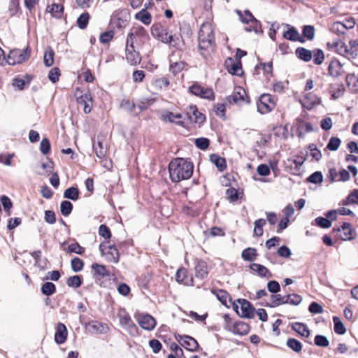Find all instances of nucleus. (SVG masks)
Segmentation results:
<instances>
[{"label": "nucleus", "mask_w": 358, "mask_h": 358, "mask_svg": "<svg viewBox=\"0 0 358 358\" xmlns=\"http://www.w3.org/2000/svg\"><path fill=\"white\" fill-rule=\"evenodd\" d=\"M193 169V164L183 158H176L169 164L170 178L173 182L189 179L192 176Z\"/></svg>", "instance_id": "f257e3e1"}, {"label": "nucleus", "mask_w": 358, "mask_h": 358, "mask_svg": "<svg viewBox=\"0 0 358 358\" xmlns=\"http://www.w3.org/2000/svg\"><path fill=\"white\" fill-rule=\"evenodd\" d=\"M199 48L201 54L205 56V52L213 51L215 43L213 29L212 24L209 22L203 23L199 31Z\"/></svg>", "instance_id": "f03ea898"}, {"label": "nucleus", "mask_w": 358, "mask_h": 358, "mask_svg": "<svg viewBox=\"0 0 358 358\" xmlns=\"http://www.w3.org/2000/svg\"><path fill=\"white\" fill-rule=\"evenodd\" d=\"M121 327L131 336L139 335L137 326L131 320L129 313L125 309H120L117 315Z\"/></svg>", "instance_id": "7ed1b4c3"}, {"label": "nucleus", "mask_w": 358, "mask_h": 358, "mask_svg": "<svg viewBox=\"0 0 358 358\" xmlns=\"http://www.w3.org/2000/svg\"><path fill=\"white\" fill-rule=\"evenodd\" d=\"M275 102L271 94H263L257 102L258 112L261 114H266L275 108Z\"/></svg>", "instance_id": "20e7f679"}, {"label": "nucleus", "mask_w": 358, "mask_h": 358, "mask_svg": "<svg viewBox=\"0 0 358 358\" xmlns=\"http://www.w3.org/2000/svg\"><path fill=\"white\" fill-rule=\"evenodd\" d=\"M240 304L241 313L238 310V306L234 304L233 308L242 317L252 318L255 315V308L252 304L246 299H238Z\"/></svg>", "instance_id": "39448f33"}, {"label": "nucleus", "mask_w": 358, "mask_h": 358, "mask_svg": "<svg viewBox=\"0 0 358 358\" xmlns=\"http://www.w3.org/2000/svg\"><path fill=\"white\" fill-rule=\"evenodd\" d=\"M152 35L158 41L168 44L169 38H171V34L168 29L160 24H153L151 28Z\"/></svg>", "instance_id": "423d86ee"}, {"label": "nucleus", "mask_w": 358, "mask_h": 358, "mask_svg": "<svg viewBox=\"0 0 358 358\" xmlns=\"http://www.w3.org/2000/svg\"><path fill=\"white\" fill-rule=\"evenodd\" d=\"M31 49L29 47H27L24 50L16 49L10 51L8 56V59L15 58L13 62L8 61L9 64H15V63H22L27 60L30 57Z\"/></svg>", "instance_id": "0eeeda50"}, {"label": "nucleus", "mask_w": 358, "mask_h": 358, "mask_svg": "<svg viewBox=\"0 0 358 358\" xmlns=\"http://www.w3.org/2000/svg\"><path fill=\"white\" fill-rule=\"evenodd\" d=\"M236 13L239 15L242 22L245 24L251 22L253 24L252 30L255 33L259 32L261 28V24L249 10H245L243 13L240 10H236Z\"/></svg>", "instance_id": "6e6552de"}, {"label": "nucleus", "mask_w": 358, "mask_h": 358, "mask_svg": "<svg viewBox=\"0 0 358 358\" xmlns=\"http://www.w3.org/2000/svg\"><path fill=\"white\" fill-rule=\"evenodd\" d=\"M333 232L343 241H350L353 239V236H352V226L349 222H344L341 227L334 228Z\"/></svg>", "instance_id": "1a4fd4ad"}, {"label": "nucleus", "mask_w": 358, "mask_h": 358, "mask_svg": "<svg viewBox=\"0 0 358 358\" xmlns=\"http://www.w3.org/2000/svg\"><path fill=\"white\" fill-rule=\"evenodd\" d=\"M176 280L178 282L186 286H194L193 277L189 274L187 269L180 268L176 273Z\"/></svg>", "instance_id": "9d476101"}, {"label": "nucleus", "mask_w": 358, "mask_h": 358, "mask_svg": "<svg viewBox=\"0 0 358 358\" xmlns=\"http://www.w3.org/2000/svg\"><path fill=\"white\" fill-rule=\"evenodd\" d=\"M245 96L246 92L244 89L241 87H237L234 89V94L231 96H229L227 98V100L229 103H234L238 105H241L244 102L248 103L249 101L245 99Z\"/></svg>", "instance_id": "9b49d317"}, {"label": "nucleus", "mask_w": 358, "mask_h": 358, "mask_svg": "<svg viewBox=\"0 0 358 358\" xmlns=\"http://www.w3.org/2000/svg\"><path fill=\"white\" fill-rule=\"evenodd\" d=\"M189 90L191 93L201 98L212 99L214 97V93L211 89L204 88L197 84L190 86Z\"/></svg>", "instance_id": "f8f14e48"}, {"label": "nucleus", "mask_w": 358, "mask_h": 358, "mask_svg": "<svg viewBox=\"0 0 358 358\" xmlns=\"http://www.w3.org/2000/svg\"><path fill=\"white\" fill-rule=\"evenodd\" d=\"M176 339L180 343L182 346L189 351H196L199 348V343L192 336L179 335L178 336H176Z\"/></svg>", "instance_id": "ddd939ff"}, {"label": "nucleus", "mask_w": 358, "mask_h": 358, "mask_svg": "<svg viewBox=\"0 0 358 358\" xmlns=\"http://www.w3.org/2000/svg\"><path fill=\"white\" fill-rule=\"evenodd\" d=\"M195 276L197 278L203 280L208 274V264L204 260L196 259L194 262Z\"/></svg>", "instance_id": "4468645a"}, {"label": "nucleus", "mask_w": 358, "mask_h": 358, "mask_svg": "<svg viewBox=\"0 0 358 358\" xmlns=\"http://www.w3.org/2000/svg\"><path fill=\"white\" fill-rule=\"evenodd\" d=\"M187 115L191 122L201 124L206 120V116L197 110L196 106H191L187 113Z\"/></svg>", "instance_id": "2eb2a0df"}, {"label": "nucleus", "mask_w": 358, "mask_h": 358, "mask_svg": "<svg viewBox=\"0 0 358 358\" xmlns=\"http://www.w3.org/2000/svg\"><path fill=\"white\" fill-rule=\"evenodd\" d=\"M93 149L96 153V155L99 159L103 158L107 152V145L104 143L103 136H97L96 143H94Z\"/></svg>", "instance_id": "dca6fc26"}, {"label": "nucleus", "mask_w": 358, "mask_h": 358, "mask_svg": "<svg viewBox=\"0 0 358 358\" xmlns=\"http://www.w3.org/2000/svg\"><path fill=\"white\" fill-rule=\"evenodd\" d=\"M303 107L308 110L312 109L315 106L320 103V99L312 92L307 93L301 101Z\"/></svg>", "instance_id": "f3484780"}, {"label": "nucleus", "mask_w": 358, "mask_h": 358, "mask_svg": "<svg viewBox=\"0 0 358 358\" xmlns=\"http://www.w3.org/2000/svg\"><path fill=\"white\" fill-rule=\"evenodd\" d=\"M68 331L66 327L64 324L59 322L56 328L55 334V341L57 344H62L66 342L67 338Z\"/></svg>", "instance_id": "a211bd4d"}, {"label": "nucleus", "mask_w": 358, "mask_h": 358, "mask_svg": "<svg viewBox=\"0 0 358 358\" xmlns=\"http://www.w3.org/2000/svg\"><path fill=\"white\" fill-rule=\"evenodd\" d=\"M138 321L140 327L148 331L152 330L156 325L155 320L150 315H141Z\"/></svg>", "instance_id": "6ab92c4d"}, {"label": "nucleus", "mask_w": 358, "mask_h": 358, "mask_svg": "<svg viewBox=\"0 0 358 358\" xmlns=\"http://www.w3.org/2000/svg\"><path fill=\"white\" fill-rule=\"evenodd\" d=\"M100 251L102 255H105L106 259L110 262L117 263L119 262L120 255L115 245H109L108 250L106 253L103 252V245H100Z\"/></svg>", "instance_id": "aec40b11"}, {"label": "nucleus", "mask_w": 358, "mask_h": 358, "mask_svg": "<svg viewBox=\"0 0 358 358\" xmlns=\"http://www.w3.org/2000/svg\"><path fill=\"white\" fill-rule=\"evenodd\" d=\"M283 37L289 41H299L303 43L305 41L299 31L294 27H290L288 30L284 32Z\"/></svg>", "instance_id": "412c9836"}, {"label": "nucleus", "mask_w": 358, "mask_h": 358, "mask_svg": "<svg viewBox=\"0 0 358 358\" xmlns=\"http://www.w3.org/2000/svg\"><path fill=\"white\" fill-rule=\"evenodd\" d=\"M171 38H169V41L168 42V44H169L171 46L175 48L176 50H183L185 48V42L184 40L180 34H171Z\"/></svg>", "instance_id": "4be33fe9"}, {"label": "nucleus", "mask_w": 358, "mask_h": 358, "mask_svg": "<svg viewBox=\"0 0 358 358\" xmlns=\"http://www.w3.org/2000/svg\"><path fill=\"white\" fill-rule=\"evenodd\" d=\"M126 59L131 65H137L140 64L141 57L138 52L136 51L134 48L125 49Z\"/></svg>", "instance_id": "5701e85b"}, {"label": "nucleus", "mask_w": 358, "mask_h": 358, "mask_svg": "<svg viewBox=\"0 0 358 358\" xmlns=\"http://www.w3.org/2000/svg\"><path fill=\"white\" fill-rule=\"evenodd\" d=\"M329 73L330 76L337 78L342 75L343 69L342 65L338 60H333L328 68Z\"/></svg>", "instance_id": "b1692460"}, {"label": "nucleus", "mask_w": 358, "mask_h": 358, "mask_svg": "<svg viewBox=\"0 0 358 358\" xmlns=\"http://www.w3.org/2000/svg\"><path fill=\"white\" fill-rule=\"evenodd\" d=\"M250 267L253 271L257 273L258 275L261 277L266 278H270L272 277V274L268 271V269L262 264L253 263L250 265Z\"/></svg>", "instance_id": "393cba45"}, {"label": "nucleus", "mask_w": 358, "mask_h": 358, "mask_svg": "<svg viewBox=\"0 0 358 358\" xmlns=\"http://www.w3.org/2000/svg\"><path fill=\"white\" fill-rule=\"evenodd\" d=\"M92 101L91 94L90 93H85L77 99V101L79 104L83 105L84 112L89 113L92 110V106L90 105Z\"/></svg>", "instance_id": "a878e982"}, {"label": "nucleus", "mask_w": 358, "mask_h": 358, "mask_svg": "<svg viewBox=\"0 0 358 358\" xmlns=\"http://www.w3.org/2000/svg\"><path fill=\"white\" fill-rule=\"evenodd\" d=\"M120 108L123 110L127 111L131 115L136 116L138 115L136 106L134 102L131 101L129 99H123L120 103Z\"/></svg>", "instance_id": "bb28decb"}, {"label": "nucleus", "mask_w": 358, "mask_h": 358, "mask_svg": "<svg viewBox=\"0 0 358 358\" xmlns=\"http://www.w3.org/2000/svg\"><path fill=\"white\" fill-rule=\"evenodd\" d=\"M295 52L297 57L304 62H310L313 58L312 51L305 48L299 47L296 48Z\"/></svg>", "instance_id": "cd10ccee"}, {"label": "nucleus", "mask_w": 358, "mask_h": 358, "mask_svg": "<svg viewBox=\"0 0 358 358\" xmlns=\"http://www.w3.org/2000/svg\"><path fill=\"white\" fill-rule=\"evenodd\" d=\"M210 160L215 165L220 171H222L227 167L225 159L216 154H212L210 156Z\"/></svg>", "instance_id": "c85d7f7f"}, {"label": "nucleus", "mask_w": 358, "mask_h": 358, "mask_svg": "<svg viewBox=\"0 0 358 358\" xmlns=\"http://www.w3.org/2000/svg\"><path fill=\"white\" fill-rule=\"evenodd\" d=\"M250 326L243 322H236L234 325V333L238 335H246L250 331Z\"/></svg>", "instance_id": "c756f323"}, {"label": "nucleus", "mask_w": 358, "mask_h": 358, "mask_svg": "<svg viewBox=\"0 0 358 358\" xmlns=\"http://www.w3.org/2000/svg\"><path fill=\"white\" fill-rule=\"evenodd\" d=\"M94 276L106 277L110 275V271L105 266L94 263L92 265Z\"/></svg>", "instance_id": "7c9ffc66"}, {"label": "nucleus", "mask_w": 358, "mask_h": 358, "mask_svg": "<svg viewBox=\"0 0 358 358\" xmlns=\"http://www.w3.org/2000/svg\"><path fill=\"white\" fill-rule=\"evenodd\" d=\"M135 17L145 25H149L152 21L151 15L144 8L137 13L135 15Z\"/></svg>", "instance_id": "2f4dec72"}, {"label": "nucleus", "mask_w": 358, "mask_h": 358, "mask_svg": "<svg viewBox=\"0 0 358 358\" xmlns=\"http://www.w3.org/2000/svg\"><path fill=\"white\" fill-rule=\"evenodd\" d=\"M292 329L303 337H308L310 336V330L303 323L295 322L292 324Z\"/></svg>", "instance_id": "473e14b6"}, {"label": "nucleus", "mask_w": 358, "mask_h": 358, "mask_svg": "<svg viewBox=\"0 0 358 358\" xmlns=\"http://www.w3.org/2000/svg\"><path fill=\"white\" fill-rule=\"evenodd\" d=\"M257 256V250L253 248H248L243 250L242 258L245 261L253 262Z\"/></svg>", "instance_id": "72a5a7b5"}, {"label": "nucleus", "mask_w": 358, "mask_h": 358, "mask_svg": "<svg viewBox=\"0 0 358 358\" xmlns=\"http://www.w3.org/2000/svg\"><path fill=\"white\" fill-rule=\"evenodd\" d=\"M54 55L55 52L51 47H47L45 52H44V57H43V62L44 64L50 67L54 63Z\"/></svg>", "instance_id": "f704fd0d"}, {"label": "nucleus", "mask_w": 358, "mask_h": 358, "mask_svg": "<svg viewBox=\"0 0 358 358\" xmlns=\"http://www.w3.org/2000/svg\"><path fill=\"white\" fill-rule=\"evenodd\" d=\"M217 299L224 306H227V301L230 299L229 294L224 289H217L213 291Z\"/></svg>", "instance_id": "c9c22d12"}, {"label": "nucleus", "mask_w": 358, "mask_h": 358, "mask_svg": "<svg viewBox=\"0 0 358 358\" xmlns=\"http://www.w3.org/2000/svg\"><path fill=\"white\" fill-rule=\"evenodd\" d=\"M333 322H334V331L336 334L343 335L346 332V328L338 317L334 316Z\"/></svg>", "instance_id": "e433bc0d"}, {"label": "nucleus", "mask_w": 358, "mask_h": 358, "mask_svg": "<svg viewBox=\"0 0 358 358\" xmlns=\"http://www.w3.org/2000/svg\"><path fill=\"white\" fill-rule=\"evenodd\" d=\"M43 294L46 296H51L56 292V287L54 283L46 282L42 285L41 288Z\"/></svg>", "instance_id": "4c0bfd02"}, {"label": "nucleus", "mask_w": 358, "mask_h": 358, "mask_svg": "<svg viewBox=\"0 0 358 358\" xmlns=\"http://www.w3.org/2000/svg\"><path fill=\"white\" fill-rule=\"evenodd\" d=\"M64 196L66 199L76 201L79 198V190L73 187L67 188L64 192Z\"/></svg>", "instance_id": "58836bf2"}, {"label": "nucleus", "mask_w": 358, "mask_h": 358, "mask_svg": "<svg viewBox=\"0 0 358 358\" xmlns=\"http://www.w3.org/2000/svg\"><path fill=\"white\" fill-rule=\"evenodd\" d=\"M131 32L135 37H138L143 41H146L149 38L146 30L141 26L134 28Z\"/></svg>", "instance_id": "ea45409f"}, {"label": "nucleus", "mask_w": 358, "mask_h": 358, "mask_svg": "<svg viewBox=\"0 0 358 358\" xmlns=\"http://www.w3.org/2000/svg\"><path fill=\"white\" fill-rule=\"evenodd\" d=\"M41 252L40 250H36V251H34L31 253V257L35 260V265L38 268H39V269L41 271H43V270H45L46 268L47 260L45 259H44L43 261V263H44V265L41 264Z\"/></svg>", "instance_id": "a19ab883"}, {"label": "nucleus", "mask_w": 358, "mask_h": 358, "mask_svg": "<svg viewBox=\"0 0 358 358\" xmlns=\"http://www.w3.org/2000/svg\"><path fill=\"white\" fill-rule=\"evenodd\" d=\"M331 32L336 34L338 36H343L346 34V30L345 29L341 22H334L330 28Z\"/></svg>", "instance_id": "79ce46f5"}, {"label": "nucleus", "mask_w": 358, "mask_h": 358, "mask_svg": "<svg viewBox=\"0 0 358 358\" xmlns=\"http://www.w3.org/2000/svg\"><path fill=\"white\" fill-rule=\"evenodd\" d=\"M90 20V14L87 12L82 13L77 20V24L81 29L87 27Z\"/></svg>", "instance_id": "37998d69"}, {"label": "nucleus", "mask_w": 358, "mask_h": 358, "mask_svg": "<svg viewBox=\"0 0 358 358\" xmlns=\"http://www.w3.org/2000/svg\"><path fill=\"white\" fill-rule=\"evenodd\" d=\"M73 210V205L69 201H63L60 204L61 213L64 216L69 215Z\"/></svg>", "instance_id": "c03bdc74"}, {"label": "nucleus", "mask_w": 358, "mask_h": 358, "mask_svg": "<svg viewBox=\"0 0 358 358\" xmlns=\"http://www.w3.org/2000/svg\"><path fill=\"white\" fill-rule=\"evenodd\" d=\"M66 252H73L78 255H82L85 252V248L79 245L78 243L76 242L69 245L68 248L64 249Z\"/></svg>", "instance_id": "a18cd8bd"}, {"label": "nucleus", "mask_w": 358, "mask_h": 358, "mask_svg": "<svg viewBox=\"0 0 358 358\" xmlns=\"http://www.w3.org/2000/svg\"><path fill=\"white\" fill-rule=\"evenodd\" d=\"M341 143V141L338 137H331L329 139V141L327 145V149L331 150V151H336L337 150Z\"/></svg>", "instance_id": "49530a36"}, {"label": "nucleus", "mask_w": 358, "mask_h": 358, "mask_svg": "<svg viewBox=\"0 0 358 358\" xmlns=\"http://www.w3.org/2000/svg\"><path fill=\"white\" fill-rule=\"evenodd\" d=\"M265 224L266 221L264 219H258L255 222L254 233L257 236H261L263 234V227Z\"/></svg>", "instance_id": "de8ad7c7"}, {"label": "nucleus", "mask_w": 358, "mask_h": 358, "mask_svg": "<svg viewBox=\"0 0 358 358\" xmlns=\"http://www.w3.org/2000/svg\"><path fill=\"white\" fill-rule=\"evenodd\" d=\"M287 345L296 352H300L302 348L301 342L294 338H289L287 341Z\"/></svg>", "instance_id": "09e8293b"}, {"label": "nucleus", "mask_w": 358, "mask_h": 358, "mask_svg": "<svg viewBox=\"0 0 358 358\" xmlns=\"http://www.w3.org/2000/svg\"><path fill=\"white\" fill-rule=\"evenodd\" d=\"M228 71L232 75L241 76L243 73L241 62H238L229 66Z\"/></svg>", "instance_id": "8fccbe9b"}, {"label": "nucleus", "mask_w": 358, "mask_h": 358, "mask_svg": "<svg viewBox=\"0 0 358 358\" xmlns=\"http://www.w3.org/2000/svg\"><path fill=\"white\" fill-rule=\"evenodd\" d=\"M67 285L74 288L79 287L82 285V277L80 275L69 277L67 280Z\"/></svg>", "instance_id": "3c124183"}, {"label": "nucleus", "mask_w": 358, "mask_h": 358, "mask_svg": "<svg viewBox=\"0 0 358 358\" xmlns=\"http://www.w3.org/2000/svg\"><path fill=\"white\" fill-rule=\"evenodd\" d=\"M161 119L165 122H174L178 125H182L183 122L182 120H175L174 113L172 112H166L162 114Z\"/></svg>", "instance_id": "603ef678"}, {"label": "nucleus", "mask_w": 358, "mask_h": 358, "mask_svg": "<svg viewBox=\"0 0 358 358\" xmlns=\"http://www.w3.org/2000/svg\"><path fill=\"white\" fill-rule=\"evenodd\" d=\"M271 303L268 304V306L274 308L282 305L283 301L282 296L278 294H274L271 296Z\"/></svg>", "instance_id": "864d4df0"}, {"label": "nucleus", "mask_w": 358, "mask_h": 358, "mask_svg": "<svg viewBox=\"0 0 358 358\" xmlns=\"http://www.w3.org/2000/svg\"><path fill=\"white\" fill-rule=\"evenodd\" d=\"M302 33L303 36L311 41L315 37V28L311 25H305L303 27Z\"/></svg>", "instance_id": "5fc2aeb1"}, {"label": "nucleus", "mask_w": 358, "mask_h": 358, "mask_svg": "<svg viewBox=\"0 0 358 358\" xmlns=\"http://www.w3.org/2000/svg\"><path fill=\"white\" fill-rule=\"evenodd\" d=\"M71 268L74 272L80 271L84 266L83 261L78 257H74L71 259Z\"/></svg>", "instance_id": "6e6d98bb"}, {"label": "nucleus", "mask_w": 358, "mask_h": 358, "mask_svg": "<svg viewBox=\"0 0 358 358\" xmlns=\"http://www.w3.org/2000/svg\"><path fill=\"white\" fill-rule=\"evenodd\" d=\"M185 66V63L183 62H176L171 64L169 70L173 74L176 75L179 72H180Z\"/></svg>", "instance_id": "4d7b16f0"}, {"label": "nucleus", "mask_w": 358, "mask_h": 358, "mask_svg": "<svg viewBox=\"0 0 358 358\" xmlns=\"http://www.w3.org/2000/svg\"><path fill=\"white\" fill-rule=\"evenodd\" d=\"M313 62L317 64H321L324 59V54L320 49H316L313 54Z\"/></svg>", "instance_id": "13d9d810"}, {"label": "nucleus", "mask_w": 358, "mask_h": 358, "mask_svg": "<svg viewBox=\"0 0 358 358\" xmlns=\"http://www.w3.org/2000/svg\"><path fill=\"white\" fill-rule=\"evenodd\" d=\"M315 224L321 228L328 229L331 226V222L327 217H318L315 220Z\"/></svg>", "instance_id": "bf43d9fd"}, {"label": "nucleus", "mask_w": 358, "mask_h": 358, "mask_svg": "<svg viewBox=\"0 0 358 358\" xmlns=\"http://www.w3.org/2000/svg\"><path fill=\"white\" fill-rule=\"evenodd\" d=\"M308 181L313 184L321 183L323 181V176L321 172L316 171L308 178Z\"/></svg>", "instance_id": "052dcab7"}, {"label": "nucleus", "mask_w": 358, "mask_h": 358, "mask_svg": "<svg viewBox=\"0 0 358 358\" xmlns=\"http://www.w3.org/2000/svg\"><path fill=\"white\" fill-rule=\"evenodd\" d=\"M358 203V189H355L346 198L345 201L343 202L344 205H349L350 203Z\"/></svg>", "instance_id": "680f3d73"}, {"label": "nucleus", "mask_w": 358, "mask_h": 358, "mask_svg": "<svg viewBox=\"0 0 358 358\" xmlns=\"http://www.w3.org/2000/svg\"><path fill=\"white\" fill-rule=\"evenodd\" d=\"M60 70L57 67H55L52 69L48 73V78L53 83H55L59 80V78L60 76Z\"/></svg>", "instance_id": "e2e57ef3"}, {"label": "nucleus", "mask_w": 358, "mask_h": 358, "mask_svg": "<svg viewBox=\"0 0 358 358\" xmlns=\"http://www.w3.org/2000/svg\"><path fill=\"white\" fill-rule=\"evenodd\" d=\"M210 144V141L206 138H199L195 140L196 146L201 150H206Z\"/></svg>", "instance_id": "0e129e2a"}, {"label": "nucleus", "mask_w": 358, "mask_h": 358, "mask_svg": "<svg viewBox=\"0 0 358 358\" xmlns=\"http://www.w3.org/2000/svg\"><path fill=\"white\" fill-rule=\"evenodd\" d=\"M315 344L320 347H327L329 345V342L326 336L317 335L315 337Z\"/></svg>", "instance_id": "69168bd1"}, {"label": "nucleus", "mask_w": 358, "mask_h": 358, "mask_svg": "<svg viewBox=\"0 0 358 358\" xmlns=\"http://www.w3.org/2000/svg\"><path fill=\"white\" fill-rule=\"evenodd\" d=\"M288 301L286 302H289V304L293 306H297L301 303L302 301V297L296 294H287Z\"/></svg>", "instance_id": "338daca9"}, {"label": "nucleus", "mask_w": 358, "mask_h": 358, "mask_svg": "<svg viewBox=\"0 0 358 358\" xmlns=\"http://www.w3.org/2000/svg\"><path fill=\"white\" fill-rule=\"evenodd\" d=\"M50 141L46 138H43L40 143V151L43 155H47L50 152Z\"/></svg>", "instance_id": "774afa93"}]
</instances>
